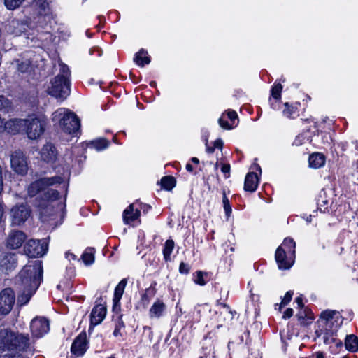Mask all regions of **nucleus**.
Segmentation results:
<instances>
[{
    "mask_svg": "<svg viewBox=\"0 0 358 358\" xmlns=\"http://www.w3.org/2000/svg\"><path fill=\"white\" fill-rule=\"evenodd\" d=\"M32 342L28 334L8 329L0 330V358H18L20 352H33Z\"/></svg>",
    "mask_w": 358,
    "mask_h": 358,
    "instance_id": "f257e3e1",
    "label": "nucleus"
},
{
    "mask_svg": "<svg viewBox=\"0 0 358 358\" xmlns=\"http://www.w3.org/2000/svg\"><path fill=\"white\" fill-rule=\"evenodd\" d=\"M43 268L40 261H34L25 266L16 278L21 293L18 296L17 303L20 306L28 303L31 296L38 287L42 279Z\"/></svg>",
    "mask_w": 358,
    "mask_h": 358,
    "instance_id": "f03ea898",
    "label": "nucleus"
},
{
    "mask_svg": "<svg viewBox=\"0 0 358 358\" xmlns=\"http://www.w3.org/2000/svg\"><path fill=\"white\" fill-rule=\"evenodd\" d=\"M62 181V178L59 176L41 178L30 184L27 189L28 194L33 197L37 194H41L46 201H54L58 199L59 192L53 189H49L48 187L60 184Z\"/></svg>",
    "mask_w": 358,
    "mask_h": 358,
    "instance_id": "7ed1b4c3",
    "label": "nucleus"
},
{
    "mask_svg": "<svg viewBox=\"0 0 358 358\" xmlns=\"http://www.w3.org/2000/svg\"><path fill=\"white\" fill-rule=\"evenodd\" d=\"M52 121L59 123L61 129L67 134L75 133L80 127V122L76 114L64 108L57 109L52 114Z\"/></svg>",
    "mask_w": 358,
    "mask_h": 358,
    "instance_id": "20e7f679",
    "label": "nucleus"
},
{
    "mask_svg": "<svg viewBox=\"0 0 358 358\" xmlns=\"http://www.w3.org/2000/svg\"><path fill=\"white\" fill-rule=\"evenodd\" d=\"M46 120L43 116L30 115L26 118L24 131L29 139L38 138L45 131Z\"/></svg>",
    "mask_w": 358,
    "mask_h": 358,
    "instance_id": "39448f33",
    "label": "nucleus"
},
{
    "mask_svg": "<svg viewBox=\"0 0 358 358\" xmlns=\"http://www.w3.org/2000/svg\"><path fill=\"white\" fill-rule=\"evenodd\" d=\"M48 93L57 99H65L70 94L69 80L64 76L57 75L50 82Z\"/></svg>",
    "mask_w": 358,
    "mask_h": 358,
    "instance_id": "423d86ee",
    "label": "nucleus"
},
{
    "mask_svg": "<svg viewBox=\"0 0 358 358\" xmlns=\"http://www.w3.org/2000/svg\"><path fill=\"white\" fill-rule=\"evenodd\" d=\"M48 243L45 240L31 239L24 245V252L30 257H39L45 254Z\"/></svg>",
    "mask_w": 358,
    "mask_h": 358,
    "instance_id": "0eeeda50",
    "label": "nucleus"
},
{
    "mask_svg": "<svg viewBox=\"0 0 358 358\" xmlns=\"http://www.w3.org/2000/svg\"><path fill=\"white\" fill-rule=\"evenodd\" d=\"M15 296L10 288H6L0 292V314H8L15 303Z\"/></svg>",
    "mask_w": 358,
    "mask_h": 358,
    "instance_id": "6e6552de",
    "label": "nucleus"
},
{
    "mask_svg": "<svg viewBox=\"0 0 358 358\" xmlns=\"http://www.w3.org/2000/svg\"><path fill=\"white\" fill-rule=\"evenodd\" d=\"M31 215V210L25 204L15 206L10 210V217L12 224L14 225H20L24 223Z\"/></svg>",
    "mask_w": 358,
    "mask_h": 358,
    "instance_id": "1a4fd4ad",
    "label": "nucleus"
},
{
    "mask_svg": "<svg viewBox=\"0 0 358 358\" xmlns=\"http://www.w3.org/2000/svg\"><path fill=\"white\" fill-rule=\"evenodd\" d=\"M10 166L17 173L24 175L28 170L27 158L21 151H15L10 155Z\"/></svg>",
    "mask_w": 358,
    "mask_h": 358,
    "instance_id": "9d476101",
    "label": "nucleus"
},
{
    "mask_svg": "<svg viewBox=\"0 0 358 358\" xmlns=\"http://www.w3.org/2000/svg\"><path fill=\"white\" fill-rule=\"evenodd\" d=\"M16 256L13 253L1 252L0 254V268L2 271L8 272L17 266Z\"/></svg>",
    "mask_w": 358,
    "mask_h": 358,
    "instance_id": "9b49d317",
    "label": "nucleus"
},
{
    "mask_svg": "<svg viewBox=\"0 0 358 358\" xmlns=\"http://www.w3.org/2000/svg\"><path fill=\"white\" fill-rule=\"evenodd\" d=\"M31 330L36 336H41L49 330V322L44 317H36L31 322Z\"/></svg>",
    "mask_w": 358,
    "mask_h": 358,
    "instance_id": "f8f14e48",
    "label": "nucleus"
},
{
    "mask_svg": "<svg viewBox=\"0 0 358 358\" xmlns=\"http://www.w3.org/2000/svg\"><path fill=\"white\" fill-rule=\"evenodd\" d=\"M27 236L21 231H12L7 238V246L11 249H17L22 246Z\"/></svg>",
    "mask_w": 358,
    "mask_h": 358,
    "instance_id": "ddd939ff",
    "label": "nucleus"
},
{
    "mask_svg": "<svg viewBox=\"0 0 358 358\" xmlns=\"http://www.w3.org/2000/svg\"><path fill=\"white\" fill-rule=\"evenodd\" d=\"M87 335L82 333L75 339L71 345V352L77 356L83 355L86 350Z\"/></svg>",
    "mask_w": 358,
    "mask_h": 358,
    "instance_id": "4468645a",
    "label": "nucleus"
},
{
    "mask_svg": "<svg viewBox=\"0 0 358 358\" xmlns=\"http://www.w3.org/2000/svg\"><path fill=\"white\" fill-rule=\"evenodd\" d=\"M26 119L13 118L5 122V130L9 133L17 134L24 131Z\"/></svg>",
    "mask_w": 358,
    "mask_h": 358,
    "instance_id": "2eb2a0df",
    "label": "nucleus"
},
{
    "mask_svg": "<svg viewBox=\"0 0 358 358\" xmlns=\"http://www.w3.org/2000/svg\"><path fill=\"white\" fill-rule=\"evenodd\" d=\"M106 308L101 304L96 305L91 313V324L97 325L105 318Z\"/></svg>",
    "mask_w": 358,
    "mask_h": 358,
    "instance_id": "dca6fc26",
    "label": "nucleus"
},
{
    "mask_svg": "<svg viewBox=\"0 0 358 358\" xmlns=\"http://www.w3.org/2000/svg\"><path fill=\"white\" fill-rule=\"evenodd\" d=\"M41 155L43 160L51 162L56 159L57 152L55 146L52 143H47L42 148Z\"/></svg>",
    "mask_w": 358,
    "mask_h": 358,
    "instance_id": "f3484780",
    "label": "nucleus"
},
{
    "mask_svg": "<svg viewBox=\"0 0 358 358\" xmlns=\"http://www.w3.org/2000/svg\"><path fill=\"white\" fill-rule=\"evenodd\" d=\"M259 179L257 173L250 172L246 175L245 179L244 189L246 191L253 192L256 189Z\"/></svg>",
    "mask_w": 358,
    "mask_h": 358,
    "instance_id": "a211bd4d",
    "label": "nucleus"
},
{
    "mask_svg": "<svg viewBox=\"0 0 358 358\" xmlns=\"http://www.w3.org/2000/svg\"><path fill=\"white\" fill-rule=\"evenodd\" d=\"M275 259L280 268L287 269L292 266V263L285 259L286 252L281 246L276 250Z\"/></svg>",
    "mask_w": 358,
    "mask_h": 358,
    "instance_id": "6ab92c4d",
    "label": "nucleus"
},
{
    "mask_svg": "<svg viewBox=\"0 0 358 358\" xmlns=\"http://www.w3.org/2000/svg\"><path fill=\"white\" fill-rule=\"evenodd\" d=\"M309 165L310 167L317 169L322 166L325 162L324 156L320 153H314L309 157Z\"/></svg>",
    "mask_w": 358,
    "mask_h": 358,
    "instance_id": "aec40b11",
    "label": "nucleus"
},
{
    "mask_svg": "<svg viewBox=\"0 0 358 358\" xmlns=\"http://www.w3.org/2000/svg\"><path fill=\"white\" fill-rule=\"evenodd\" d=\"M140 215V211L138 210L134 213L133 204H131L124 211L123 215L124 221L128 224L137 219Z\"/></svg>",
    "mask_w": 358,
    "mask_h": 358,
    "instance_id": "412c9836",
    "label": "nucleus"
},
{
    "mask_svg": "<svg viewBox=\"0 0 358 358\" xmlns=\"http://www.w3.org/2000/svg\"><path fill=\"white\" fill-rule=\"evenodd\" d=\"M345 345L347 350L355 352L358 350V338L353 335H348L345 338Z\"/></svg>",
    "mask_w": 358,
    "mask_h": 358,
    "instance_id": "4be33fe9",
    "label": "nucleus"
},
{
    "mask_svg": "<svg viewBox=\"0 0 358 358\" xmlns=\"http://www.w3.org/2000/svg\"><path fill=\"white\" fill-rule=\"evenodd\" d=\"M165 308V304L159 301L155 302L150 309V315L152 317H159Z\"/></svg>",
    "mask_w": 358,
    "mask_h": 358,
    "instance_id": "5701e85b",
    "label": "nucleus"
},
{
    "mask_svg": "<svg viewBox=\"0 0 358 358\" xmlns=\"http://www.w3.org/2000/svg\"><path fill=\"white\" fill-rule=\"evenodd\" d=\"M33 6L36 8L41 15L46 14L49 10V3L48 0H34Z\"/></svg>",
    "mask_w": 358,
    "mask_h": 358,
    "instance_id": "b1692460",
    "label": "nucleus"
},
{
    "mask_svg": "<svg viewBox=\"0 0 358 358\" xmlns=\"http://www.w3.org/2000/svg\"><path fill=\"white\" fill-rule=\"evenodd\" d=\"M127 282V280L123 279L119 282V284L115 287L113 299L115 302H118L120 300L124 293V290L126 287Z\"/></svg>",
    "mask_w": 358,
    "mask_h": 358,
    "instance_id": "393cba45",
    "label": "nucleus"
},
{
    "mask_svg": "<svg viewBox=\"0 0 358 358\" xmlns=\"http://www.w3.org/2000/svg\"><path fill=\"white\" fill-rule=\"evenodd\" d=\"M147 52L143 50H140L136 55L134 60L140 66H143L145 64H149L150 60L146 56Z\"/></svg>",
    "mask_w": 358,
    "mask_h": 358,
    "instance_id": "a878e982",
    "label": "nucleus"
},
{
    "mask_svg": "<svg viewBox=\"0 0 358 358\" xmlns=\"http://www.w3.org/2000/svg\"><path fill=\"white\" fill-rule=\"evenodd\" d=\"M174 248V242L173 240H167L165 243L163 250L164 257L166 261L170 260V255Z\"/></svg>",
    "mask_w": 358,
    "mask_h": 358,
    "instance_id": "bb28decb",
    "label": "nucleus"
},
{
    "mask_svg": "<svg viewBox=\"0 0 358 358\" xmlns=\"http://www.w3.org/2000/svg\"><path fill=\"white\" fill-rule=\"evenodd\" d=\"M161 184L166 190H171L176 185V180L173 177L165 176L162 178Z\"/></svg>",
    "mask_w": 358,
    "mask_h": 358,
    "instance_id": "cd10ccee",
    "label": "nucleus"
},
{
    "mask_svg": "<svg viewBox=\"0 0 358 358\" xmlns=\"http://www.w3.org/2000/svg\"><path fill=\"white\" fill-rule=\"evenodd\" d=\"M17 69L18 71H20L22 73L28 72L31 66V62L29 59L19 61L17 60Z\"/></svg>",
    "mask_w": 358,
    "mask_h": 358,
    "instance_id": "c85d7f7f",
    "label": "nucleus"
},
{
    "mask_svg": "<svg viewBox=\"0 0 358 358\" xmlns=\"http://www.w3.org/2000/svg\"><path fill=\"white\" fill-rule=\"evenodd\" d=\"M92 146L97 150H103L108 146V141L104 138H99L91 143Z\"/></svg>",
    "mask_w": 358,
    "mask_h": 358,
    "instance_id": "c756f323",
    "label": "nucleus"
},
{
    "mask_svg": "<svg viewBox=\"0 0 358 358\" xmlns=\"http://www.w3.org/2000/svg\"><path fill=\"white\" fill-rule=\"evenodd\" d=\"M85 264L89 265L94 262V257L92 249L87 250L82 256Z\"/></svg>",
    "mask_w": 358,
    "mask_h": 358,
    "instance_id": "7c9ffc66",
    "label": "nucleus"
},
{
    "mask_svg": "<svg viewBox=\"0 0 358 358\" xmlns=\"http://www.w3.org/2000/svg\"><path fill=\"white\" fill-rule=\"evenodd\" d=\"M24 0H4L6 8L9 10H13L19 7Z\"/></svg>",
    "mask_w": 358,
    "mask_h": 358,
    "instance_id": "2f4dec72",
    "label": "nucleus"
},
{
    "mask_svg": "<svg viewBox=\"0 0 358 358\" xmlns=\"http://www.w3.org/2000/svg\"><path fill=\"white\" fill-rule=\"evenodd\" d=\"M336 313V312L334 310H324L320 315V321L322 322H327L329 320L333 318Z\"/></svg>",
    "mask_w": 358,
    "mask_h": 358,
    "instance_id": "473e14b6",
    "label": "nucleus"
},
{
    "mask_svg": "<svg viewBox=\"0 0 358 358\" xmlns=\"http://www.w3.org/2000/svg\"><path fill=\"white\" fill-rule=\"evenodd\" d=\"M298 319L301 323V324L306 326L310 322H312L313 317L310 315H308L304 313V315L302 313H299L298 315Z\"/></svg>",
    "mask_w": 358,
    "mask_h": 358,
    "instance_id": "72a5a7b5",
    "label": "nucleus"
},
{
    "mask_svg": "<svg viewBox=\"0 0 358 358\" xmlns=\"http://www.w3.org/2000/svg\"><path fill=\"white\" fill-rule=\"evenodd\" d=\"M10 108V101L7 98L0 96V110L8 111Z\"/></svg>",
    "mask_w": 358,
    "mask_h": 358,
    "instance_id": "f704fd0d",
    "label": "nucleus"
},
{
    "mask_svg": "<svg viewBox=\"0 0 358 358\" xmlns=\"http://www.w3.org/2000/svg\"><path fill=\"white\" fill-rule=\"evenodd\" d=\"M222 202L226 215L229 216L231 213V208L229 204V201L225 194V192L223 193Z\"/></svg>",
    "mask_w": 358,
    "mask_h": 358,
    "instance_id": "c9c22d12",
    "label": "nucleus"
},
{
    "mask_svg": "<svg viewBox=\"0 0 358 358\" xmlns=\"http://www.w3.org/2000/svg\"><path fill=\"white\" fill-rule=\"evenodd\" d=\"M196 278L194 280V282L196 284H198L199 285H201V286H203L206 285V281L204 280L203 279V275H207L206 273H203L201 271H199L196 273Z\"/></svg>",
    "mask_w": 358,
    "mask_h": 358,
    "instance_id": "e433bc0d",
    "label": "nucleus"
},
{
    "mask_svg": "<svg viewBox=\"0 0 358 358\" xmlns=\"http://www.w3.org/2000/svg\"><path fill=\"white\" fill-rule=\"evenodd\" d=\"M282 89L281 84L278 83L272 88V96L273 98L278 99L280 98V93Z\"/></svg>",
    "mask_w": 358,
    "mask_h": 358,
    "instance_id": "4c0bfd02",
    "label": "nucleus"
},
{
    "mask_svg": "<svg viewBox=\"0 0 358 358\" xmlns=\"http://www.w3.org/2000/svg\"><path fill=\"white\" fill-rule=\"evenodd\" d=\"M60 72L62 73V74H59L60 76H64L68 79V76H69L70 72L69 67L66 64H60Z\"/></svg>",
    "mask_w": 358,
    "mask_h": 358,
    "instance_id": "58836bf2",
    "label": "nucleus"
},
{
    "mask_svg": "<svg viewBox=\"0 0 358 358\" xmlns=\"http://www.w3.org/2000/svg\"><path fill=\"white\" fill-rule=\"evenodd\" d=\"M292 295H293L292 292H291V291L287 292L286 293L285 296H284L283 299L282 300L281 304L282 306L287 305L291 301Z\"/></svg>",
    "mask_w": 358,
    "mask_h": 358,
    "instance_id": "ea45409f",
    "label": "nucleus"
},
{
    "mask_svg": "<svg viewBox=\"0 0 358 358\" xmlns=\"http://www.w3.org/2000/svg\"><path fill=\"white\" fill-rule=\"evenodd\" d=\"M179 271H180V272L181 273H188V272H189V267L184 262H181V264L180 265Z\"/></svg>",
    "mask_w": 358,
    "mask_h": 358,
    "instance_id": "a19ab883",
    "label": "nucleus"
},
{
    "mask_svg": "<svg viewBox=\"0 0 358 358\" xmlns=\"http://www.w3.org/2000/svg\"><path fill=\"white\" fill-rule=\"evenodd\" d=\"M293 315V310L290 308H287L284 314H283V318L285 319H287V318H289L292 316Z\"/></svg>",
    "mask_w": 358,
    "mask_h": 358,
    "instance_id": "79ce46f5",
    "label": "nucleus"
},
{
    "mask_svg": "<svg viewBox=\"0 0 358 358\" xmlns=\"http://www.w3.org/2000/svg\"><path fill=\"white\" fill-rule=\"evenodd\" d=\"M219 123H220V125L224 129H231V127L229 125V123L227 121H224L223 120L220 119Z\"/></svg>",
    "mask_w": 358,
    "mask_h": 358,
    "instance_id": "37998d69",
    "label": "nucleus"
},
{
    "mask_svg": "<svg viewBox=\"0 0 358 358\" xmlns=\"http://www.w3.org/2000/svg\"><path fill=\"white\" fill-rule=\"evenodd\" d=\"M227 115H228V117L231 120H234L235 119L237 118V114L235 111L234 110H230L227 113Z\"/></svg>",
    "mask_w": 358,
    "mask_h": 358,
    "instance_id": "c03bdc74",
    "label": "nucleus"
},
{
    "mask_svg": "<svg viewBox=\"0 0 358 358\" xmlns=\"http://www.w3.org/2000/svg\"><path fill=\"white\" fill-rule=\"evenodd\" d=\"M292 245L294 248L295 247V243L291 238H285L283 242V245Z\"/></svg>",
    "mask_w": 358,
    "mask_h": 358,
    "instance_id": "a18cd8bd",
    "label": "nucleus"
},
{
    "mask_svg": "<svg viewBox=\"0 0 358 358\" xmlns=\"http://www.w3.org/2000/svg\"><path fill=\"white\" fill-rule=\"evenodd\" d=\"M222 171L224 173H229V171H230V166H229V164H224L222 166Z\"/></svg>",
    "mask_w": 358,
    "mask_h": 358,
    "instance_id": "49530a36",
    "label": "nucleus"
},
{
    "mask_svg": "<svg viewBox=\"0 0 358 358\" xmlns=\"http://www.w3.org/2000/svg\"><path fill=\"white\" fill-rule=\"evenodd\" d=\"M3 177H2V169L0 166V194L1 193L3 190Z\"/></svg>",
    "mask_w": 358,
    "mask_h": 358,
    "instance_id": "de8ad7c7",
    "label": "nucleus"
},
{
    "mask_svg": "<svg viewBox=\"0 0 358 358\" xmlns=\"http://www.w3.org/2000/svg\"><path fill=\"white\" fill-rule=\"evenodd\" d=\"M50 208V206H45V208L43 209L41 212V215L43 216L48 215V210Z\"/></svg>",
    "mask_w": 358,
    "mask_h": 358,
    "instance_id": "09e8293b",
    "label": "nucleus"
},
{
    "mask_svg": "<svg viewBox=\"0 0 358 358\" xmlns=\"http://www.w3.org/2000/svg\"><path fill=\"white\" fill-rule=\"evenodd\" d=\"M215 147L221 148L222 147V141L221 140H217L214 143Z\"/></svg>",
    "mask_w": 358,
    "mask_h": 358,
    "instance_id": "8fccbe9b",
    "label": "nucleus"
},
{
    "mask_svg": "<svg viewBox=\"0 0 358 358\" xmlns=\"http://www.w3.org/2000/svg\"><path fill=\"white\" fill-rule=\"evenodd\" d=\"M296 302L299 307H303L302 299L301 297L296 298Z\"/></svg>",
    "mask_w": 358,
    "mask_h": 358,
    "instance_id": "3c124183",
    "label": "nucleus"
},
{
    "mask_svg": "<svg viewBox=\"0 0 358 358\" xmlns=\"http://www.w3.org/2000/svg\"><path fill=\"white\" fill-rule=\"evenodd\" d=\"M66 257L67 259H69V260L71 259V258H72L73 259H75V255L72 253H70V252H66Z\"/></svg>",
    "mask_w": 358,
    "mask_h": 358,
    "instance_id": "603ef678",
    "label": "nucleus"
},
{
    "mask_svg": "<svg viewBox=\"0 0 358 358\" xmlns=\"http://www.w3.org/2000/svg\"><path fill=\"white\" fill-rule=\"evenodd\" d=\"M114 336H117L120 334V329L118 327H116L113 332Z\"/></svg>",
    "mask_w": 358,
    "mask_h": 358,
    "instance_id": "864d4df0",
    "label": "nucleus"
},
{
    "mask_svg": "<svg viewBox=\"0 0 358 358\" xmlns=\"http://www.w3.org/2000/svg\"><path fill=\"white\" fill-rule=\"evenodd\" d=\"M186 169L189 171H193V166L191 164H187L186 165Z\"/></svg>",
    "mask_w": 358,
    "mask_h": 358,
    "instance_id": "5fc2aeb1",
    "label": "nucleus"
},
{
    "mask_svg": "<svg viewBox=\"0 0 358 358\" xmlns=\"http://www.w3.org/2000/svg\"><path fill=\"white\" fill-rule=\"evenodd\" d=\"M191 160L194 164H199V159L196 157H192Z\"/></svg>",
    "mask_w": 358,
    "mask_h": 358,
    "instance_id": "6e6d98bb",
    "label": "nucleus"
},
{
    "mask_svg": "<svg viewBox=\"0 0 358 358\" xmlns=\"http://www.w3.org/2000/svg\"><path fill=\"white\" fill-rule=\"evenodd\" d=\"M206 150L208 152L212 153L214 152V148H208Z\"/></svg>",
    "mask_w": 358,
    "mask_h": 358,
    "instance_id": "4d7b16f0",
    "label": "nucleus"
},
{
    "mask_svg": "<svg viewBox=\"0 0 358 358\" xmlns=\"http://www.w3.org/2000/svg\"><path fill=\"white\" fill-rule=\"evenodd\" d=\"M317 358H324L322 353H317Z\"/></svg>",
    "mask_w": 358,
    "mask_h": 358,
    "instance_id": "13d9d810",
    "label": "nucleus"
},
{
    "mask_svg": "<svg viewBox=\"0 0 358 358\" xmlns=\"http://www.w3.org/2000/svg\"><path fill=\"white\" fill-rule=\"evenodd\" d=\"M311 217H312V215H310L307 218H306V221L308 222H311Z\"/></svg>",
    "mask_w": 358,
    "mask_h": 358,
    "instance_id": "bf43d9fd",
    "label": "nucleus"
},
{
    "mask_svg": "<svg viewBox=\"0 0 358 358\" xmlns=\"http://www.w3.org/2000/svg\"><path fill=\"white\" fill-rule=\"evenodd\" d=\"M108 358H114V357H108Z\"/></svg>",
    "mask_w": 358,
    "mask_h": 358,
    "instance_id": "052dcab7",
    "label": "nucleus"
},
{
    "mask_svg": "<svg viewBox=\"0 0 358 358\" xmlns=\"http://www.w3.org/2000/svg\"><path fill=\"white\" fill-rule=\"evenodd\" d=\"M343 358H345V357H343Z\"/></svg>",
    "mask_w": 358,
    "mask_h": 358,
    "instance_id": "680f3d73",
    "label": "nucleus"
}]
</instances>
